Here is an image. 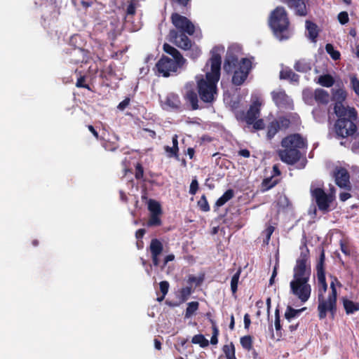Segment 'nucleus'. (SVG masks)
<instances>
[{"label": "nucleus", "instance_id": "obj_61", "mask_svg": "<svg viewBox=\"0 0 359 359\" xmlns=\"http://www.w3.org/2000/svg\"><path fill=\"white\" fill-rule=\"evenodd\" d=\"M174 259L175 255L173 254H170L165 256L163 259V264L162 268L165 267L169 262L173 261Z\"/></svg>", "mask_w": 359, "mask_h": 359}, {"label": "nucleus", "instance_id": "obj_18", "mask_svg": "<svg viewBox=\"0 0 359 359\" xmlns=\"http://www.w3.org/2000/svg\"><path fill=\"white\" fill-rule=\"evenodd\" d=\"M260 115V104L254 102L249 108L245 116L247 124L251 125Z\"/></svg>", "mask_w": 359, "mask_h": 359}, {"label": "nucleus", "instance_id": "obj_20", "mask_svg": "<svg viewBox=\"0 0 359 359\" xmlns=\"http://www.w3.org/2000/svg\"><path fill=\"white\" fill-rule=\"evenodd\" d=\"M184 100L191 106L192 110L198 109V93L194 90H188L184 95Z\"/></svg>", "mask_w": 359, "mask_h": 359}, {"label": "nucleus", "instance_id": "obj_49", "mask_svg": "<svg viewBox=\"0 0 359 359\" xmlns=\"http://www.w3.org/2000/svg\"><path fill=\"white\" fill-rule=\"evenodd\" d=\"M339 22L341 25H345L348 23L349 20L348 14L346 11H341L338 14L337 16Z\"/></svg>", "mask_w": 359, "mask_h": 359}, {"label": "nucleus", "instance_id": "obj_43", "mask_svg": "<svg viewBox=\"0 0 359 359\" xmlns=\"http://www.w3.org/2000/svg\"><path fill=\"white\" fill-rule=\"evenodd\" d=\"M164 150L168 154V156L169 158H172V157H174L177 160H180V156H179V152L175 150L174 149V147H169V146H165L164 147Z\"/></svg>", "mask_w": 359, "mask_h": 359}, {"label": "nucleus", "instance_id": "obj_47", "mask_svg": "<svg viewBox=\"0 0 359 359\" xmlns=\"http://www.w3.org/2000/svg\"><path fill=\"white\" fill-rule=\"evenodd\" d=\"M275 328L276 332H280L282 330V326L280 325V311L279 309L277 308L275 311Z\"/></svg>", "mask_w": 359, "mask_h": 359}, {"label": "nucleus", "instance_id": "obj_57", "mask_svg": "<svg viewBox=\"0 0 359 359\" xmlns=\"http://www.w3.org/2000/svg\"><path fill=\"white\" fill-rule=\"evenodd\" d=\"M335 97L337 99L336 102H340L342 103V102L345 100L346 97V93L342 89H339L335 93Z\"/></svg>", "mask_w": 359, "mask_h": 359}, {"label": "nucleus", "instance_id": "obj_23", "mask_svg": "<svg viewBox=\"0 0 359 359\" xmlns=\"http://www.w3.org/2000/svg\"><path fill=\"white\" fill-rule=\"evenodd\" d=\"M163 49L165 53L172 56V59L180 60H186L184 58L182 55L180 53V51L175 48V47L170 46L168 43H164L163 46Z\"/></svg>", "mask_w": 359, "mask_h": 359}, {"label": "nucleus", "instance_id": "obj_62", "mask_svg": "<svg viewBox=\"0 0 359 359\" xmlns=\"http://www.w3.org/2000/svg\"><path fill=\"white\" fill-rule=\"evenodd\" d=\"M251 323L250 317L248 313H245L244 316V327L246 330H248Z\"/></svg>", "mask_w": 359, "mask_h": 359}, {"label": "nucleus", "instance_id": "obj_6", "mask_svg": "<svg viewBox=\"0 0 359 359\" xmlns=\"http://www.w3.org/2000/svg\"><path fill=\"white\" fill-rule=\"evenodd\" d=\"M223 68L227 74L233 72L231 82L234 86H239L247 79L252 69V62L246 57L238 61L237 56L229 55L224 60Z\"/></svg>", "mask_w": 359, "mask_h": 359}, {"label": "nucleus", "instance_id": "obj_36", "mask_svg": "<svg viewBox=\"0 0 359 359\" xmlns=\"http://www.w3.org/2000/svg\"><path fill=\"white\" fill-rule=\"evenodd\" d=\"M191 342L199 344L202 348L207 347L209 345L208 340L201 334L194 335L191 339Z\"/></svg>", "mask_w": 359, "mask_h": 359}, {"label": "nucleus", "instance_id": "obj_25", "mask_svg": "<svg viewBox=\"0 0 359 359\" xmlns=\"http://www.w3.org/2000/svg\"><path fill=\"white\" fill-rule=\"evenodd\" d=\"M280 180L278 179L273 180V176L264 178L261 183L262 192L267 191L273 188L280 182Z\"/></svg>", "mask_w": 359, "mask_h": 359}, {"label": "nucleus", "instance_id": "obj_26", "mask_svg": "<svg viewBox=\"0 0 359 359\" xmlns=\"http://www.w3.org/2000/svg\"><path fill=\"white\" fill-rule=\"evenodd\" d=\"M306 309V308H302V309H293L291 306H287V309H286V311L285 312V318L290 323L291 320L299 316L300 315V313L304 311V310Z\"/></svg>", "mask_w": 359, "mask_h": 359}, {"label": "nucleus", "instance_id": "obj_64", "mask_svg": "<svg viewBox=\"0 0 359 359\" xmlns=\"http://www.w3.org/2000/svg\"><path fill=\"white\" fill-rule=\"evenodd\" d=\"M146 233V231L144 229H138L136 233H135V237L136 238L140 241V239H142L143 238V236H144Z\"/></svg>", "mask_w": 359, "mask_h": 359}, {"label": "nucleus", "instance_id": "obj_7", "mask_svg": "<svg viewBox=\"0 0 359 359\" xmlns=\"http://www.w3.org/2000/svg\"><path fill=\"white\" fill-rule=\"evenodd\" d=\"M269 25L275 36L280 41L289 39L290 20L287 11L283 6H278L271 11L269 19Z\"/></svg>", "mask_w": 359, "mask_h": 359}, {"label": "nucleus", "instance_id": "obj_33", "mask_svg": "<svg viewBox=\"0 0 359 359\" xmlns=\"http://www.w3.org/2000/svg\"><path fill=\"white\" fill-rule=\"evenodd\" d=\"M240 343L243 348L248 351L253 349V338L250 335H245L241 337Z\"/></svg>", "mask_w": 359, "mask_h": 359}, {"label": "nucleus", "instance_id": "obj_45", "mask_svg": "<svg viewBox=\"0 0 359 359\" xmlns=\"http://www.w3.org/2000/svg\"><path fill=\"white\" fill-rule=\"evenodd\" d=\"M198 188H199V186H198V180H196V177H194V179H192L191 182L190 184L189 191V194L191 195H195L196 194V192L198 191Z\"/></svg>", "mask_w": 359, "mask_h": 359}, {"label": "nucleus", "instance_id": "obj_48", "mask_svg": "<svg viewBox=\"0 0 359 359\" xmlns=\"http://www.w3.org/2000/svg\"><path fill=\"white\" fill-rule=\"evenodd\" d=\"M351 84L355 94L359 96V80L355 76L351 78Z\"/></svg>", "mask_w": 359, "mask_h": 359}, {"label": "nucleus", "instance_id": "obj_59", "mask_svg": "<svg viewBox=\"0 0 359 359\" xmlns=\"http://www.w3.org/2000/svg\"><path fill=\"white\" fill-rule=\"evenodd\" d=\"M130 100L129 97H126L123 101H121L117 108L119 109V110H124L130 104Z\"/></svg>", "mask_w": 359, "mask_h": 359}, {"label": "nucleus", "instance_id": "obj_53", "mask_svg": "<svg viewBox=\"0 0 359 359\" xmlns=\"http://www.w3.org/2000/svg\"><path fill=\"white\" fill-rule=\"evenodd\" d=\"M187 281L189 284L196 283V286H199L203 283V277H196L193 275H191L189 276Z\"/></svg>", "mask_w": 359, "mask_h": 359}, {"label": "nucleus", "instance_id": "obj_51", "mask_svg": "<svg viewBox=\"0 0 359 359\" xmlns=\"http://www.w3.org/2000/svg\"><path fill=\"white\" fill-rule=\"evenodd\" d=\"M144 176V168L140 163H137L135 166V177L137 180L142 179Z\"/></svg>", "mask_w": 359, "mask_h": 359}, {"label": "nucleus", "instance_id": "obj_30", "mask_svg": "<svg viewBox=\"0 0 359 359\" xmlns=\"http://www.w3.org/2000/svg\"><path fill=\"white\" fill-rule=\"evenodd\" d=\"M222 351L224 352L226 359H237L236 357L235 346L233 342L224 345L222 347Z\"/></svg>", "mask_w": 359, "mask_h": 359}, {"label": "nucleus", "instance_id": "obj_60", "mask_svg": "<svg viewBox=\"0 0 359 359\" xmlns=\"http://www.w3.org/2000/svg\"><path fill=\"white\" fill-rule=\"evenodd\" d=\"M281 175V172L279 169V166L278 164H275L273 165L272 174L271 176H273L274 178L276 176H280Z\"/></svg>", "mask_w": 359, "mask_h": 359}, {"label": "nucleus", "instance_id": "obj_55", "mask_svg": "<svg viewBox=\"0 0 359 359\" xmlns=\"http://www.w3.org/2000/svg\"><path fill=\"white\" fill-rule=\"evenodd\" d=\"M251 125H252L253 128L257 130H262L265 128V124L262 118H257Z\"/></svg>", "mask_w": 359, "mask_h": 359}, {"label": "nucleus", "instance_id": "obj_32", "mask_svg": "<svg viewBox=\"0 0 359 359\" xmlns=\"http://www.w3.org/2000/svg\"><path fill=\"white\" fill-rule=\"evenodd\" d=\"M318 83L324 87H332L334 83V79L330 74H323L318 77Z\"/></svg>", "mask_w": 359, "mask_h": 359}, {"label": "nucleus", "instance_id": "obj_35", "mask_svg": "<svg viewBox=\"0 0 359 359\" xmlns=\"http://www.w3.org/2000/svg\"><path fill=\"white\" fill-rule=\"evenodd\" d=\"M241 273V268L239 267L237 271L233 274L231 280V290L233 294H235L238 290V284Z\"/></svg>", "mask_w": 359, "mask_h": 359}, {"label": "nucleus", "instance_id": "obj_3", "mask_svg": "<svg viewBox=\"0 0 359 359\" xmlns=\"http://www.w3.org/2000/svg\"><path fill=\"white\" fill-rule=\"evenodd\" d=\"M334 111L338 117L334 124L337 135L344 138L354 135L357 131L355 109L348 106L346 107L341 102H338L334 104Z\"/></svg>", "mask_w": 359, "mask_h": 359}, {"label": "nucleus", "instance_id": "obj_46", "mask_svg": "<svg viewBox=\"0 0 359 359\" xmlns=\"http://www.w3.org/2000/svg\"><path fill=\"white\" fill-rule=\"evenodd\" d=\"M274 230H275L274 226L270 225L264 231L263 233L266 236L264 240V243H268L269 242V241L271 239V236L273 234Z\"/></svg>", "mask_w": 359, "mask_h": 359}, {"label": "nucleus", "instance_id": "obj_52", "mask_svg": "<svg viewBox=\"0 0 359 359\" xmlns=\"http://www.w3.org/2000/svg\"><path fill=\"white\" fill-rule=\"evenodd\" d=\"M172 6H178L182 8H186L189 4L191 0H170Z\"/></svg>", "mask_w": 359, "mask_h": 359}, {"label": "nucleus", "instance_id": "obj_11", "mask_svg": "<svg viewBox=\"0 0 359 359\" xmlns=\"http://www.w3.org/2000/svg\"><path fill=\"white\" fill-rule=\"evenodd\" d=\"M170 20L172 25L175 27L176 31L179 34H187L190 36L193 35L195 32L194 25L185 16L177 13H172Z\"/></svg>", "mask_w": 359, "mask_h": 359}, {"label": "nucleus", "instance_id": "obj_63", "mask_svg": "<svg viewBox=\"0 0 359 359\" xmlns=\"http://www.w3.org/2000/svg\"><path fill=\"white\" fill-rule=\"evenodd\" d=\"M238 155L244 158H249L250 156V151L247 149H243L238 151Z\"/></svg>", "mask_w": 359, "mask_h": 359}, {"label": "nucleus", "instance_id": "obj_13", "mask_svg": "<svg viewBox=\"0 0 359 359\" xmlns=\"http://www.w3.org/2000/svg\"><path fill=\"white\" fill-rule=\"evenodd\" d=\"M332 177L334 178L335 184L339 187L348 191L351 189L350 174L345 168L336 167L333 170Z\"/></svg>", "mask_w": 359, "mask_h": 359}, {"label": "nucleus", "instance_id": "obj_14", "mask_svg": "<svg viewBox=\"0 0 359 359\" xmlns=\"http://www.w3.org/2000/svg\"><path fill=\"white\" fill-rule=\"evenodd\" d=\"M272 100L279 108L285 109H293L294 104L292 100L286 94L285 91L280 90L271 93Z\"/></svg>", "mask_w": 359, "mask_h": 359}, {"label": "nucleus", "instance_id": "obj_5", "mask_svg": "<svg viewBox=\"0 0 359 359\" xmlns=\"http://www.w3.org/2000/svg\"><path fill=\"white\" fill-rule=\"evenodd\" d=\"M281 146L284 149L278 151L280 160L288 165H294L302 158L301 150L306 148L307 142L300 134L294 133L284 137Z\"/></svg>", "mask_w": 359, "mask_h": 359}, {"label": "nucleus", "instance_id": "obj_58", "mask_svg": "<svg viewBox=\"0 0 359 359\" xmlns=\"http://www.w3.org/2000/svg\"><path fill=\"white\" fill-rule=\"evenodd\" d=\"M340 249L345 255H350L351 250L349 246L348 245V244L344 243L342 241H341L340 242Z\"/></svg>", "mask_w": 359, "mask_h": 359}, {"label": "nucleus", "instance_id": "obj_17", "mask_svg": "<svg viewBox=\"0 0 359 359\" xmlns=\"http://www.w3.org/2000/svg\"><path fill=\"white\" fill-rule=\"evenodd\" d=\"M286 4L295 10L296 15L306 16L308 13L304 0H289Z\"/></svg>", "mask_w": 359, "mask_h": 359}, {"label": "nucleus", "instance_id": "obj_16", "mask_svg": "<svg viewBox=\"0 0 359 359\" xmlns=\"http://www.w3.org/2000/svg\"><path fill=\"white\" fill-rule=\"evenodd\" d=\"M164 104L168 109L176 111H181L182 108L180 97L173 93L168 94L165 99Z\"/></svg>", "mask_w": 359, "mask_h": 359}, {"label": "nucleus", "instance_id": "obj_28", "mask_svg": "<svg viewBox=\"0 0 359 359\" xmlns=\"http://www.w3.org/2000/svg\"><path fill=\"white\" fill-rule=\"evenodd\" d=\"M294 68L299 72L306 73L311 69V66L305 59H301L296 61Z\"/></svg>", "mask_w": 359, "mask_h": 359}, {"label": "nucleus", "instance_id": "obj_4", "mask_svg": "<svg viewBox=\"0 0 359 359\" xmlns=\"http://www.w3.org/2000/svg\"><path fill=\"white\" fill-rule=\"evenodd\" d=\"M318 285L319 287L318 294V317L320 319H324L327 316V312L330 311L332 315L337 311V292L335 287V284H337L339 287L341 286V283L338 280L335 276H331L332 281L330 283L331 292L328 295L327 300L324 299L323 293L326 292L327 289V284L326 283L325 275L318 276Z\"/></svg>", "mask_w": 359, "mask_h": 359}, {"label": "nucleus", "instance_id": "obj_54", "mask_svg": "<svg viewBox=\"0 0 359 359\" xmlns=\"http://www.w3.org/2000/svg\"><path fill=\"white\" fill-rule=\"evenodd\" d=\"M212 334L210 339V343L213 345H215L218 343V335L219 333V329L217 327H212Z\"/></svg>", "mask_w": 359, "mask_h": 359}, {"label": "nucleus", "instance_id": "obj_42", "mask_svg": "<svg viewBox=\"0 0 359 359\" xmlns=\"http://www.w3.org/2000/svg\"><path fill=\"white\" fill-rule=\"evenodd\" d=\"M200 210L203 212H208L210 210V205L205 195H203L197 203Z\"/></svg>", "mask_w": 359, "mask_h": 359}, {"label": "nucleus", "instance_id": "obj_21", "mask_svg": "<svg viewBox=\"0 0 359 359\" xmlns=\"http://www.w3.org/2000/svg\"><path fill=\"white\" fill-rule=\"evenodd\" d=\"M107 38L111 41H114L117 36L121 34V30L118 28V23L116 21H111L109 25L107 27Z\"/></svg>", "mask_w": 359, "mask_h": 359}, {"label": "nucleus", "instance_id": "obj_24", "mask_svg": "<svg viewBox=\"0 0 359 359\" xmlns=\"http://www.w3.org/2000/svg\"><path fill=\"white\" fill-rule=\"evenodd\" d=\"M280 79L290 80L292 82H298L299 80V76L294 73L291 69L285 68L280 71Z\"/></svg>", "mask_w": 359, "mask_h": 359}, {"label": "nucleus", "instance_id": "obj_12", "mask_svg": "<svg viewBox=\"0 0 359 359\" xmlns=\"http://www.w3.org/2000/svg\"><path fill=\"white\" fill-rule=\"evenodd\" d=\"M290 119L287 116H279L271 121L266 128V139L271 140L280 130H286L290 127Z\"/></svg>", "mask_w": 359, "mask_h": 359}, {"label": "nucleus", "instance_id": "obj_1", "mask_svg": "<svg viewBox=\"0 0 359 359\" xmlns=\"http://www.w3.org/2000/svg\"><path fill=\"white\" fill-rule=\"evenodd\" d=\"M299 257L296 261L293 269V279L290 283V292L302 302L309 300L311 294V286L309 280L311 273L309 250L304 245L301 248Z\"/></svg>", "mask_w": 359, "mask_h": 359}, {"label": "nucleus", "instance_id": "obj_39", "mask_svg": "<svg viewBox=\"0 0 359 359\" xmlns=\"http://www.w3.org/2000/svg\"><path fill=\"white\" fill-rule=\"evenodd\" d=\"M193 292V290L191 286H187L185 287H182L180 291V302H185L190 297L191 293Z\"/></svg>", "mask_w": 359, "mask_h": 359}, {"label": "nucleus", "instance_id": "obj_56", "mask_svg": "<svg viewBox=\"0 0 359 359\" xmlns=\"http://www.w3.org/2000/svg\"><path fill=\"white\" fill-rule=\"evenodd\" d=\"M317 276L325 275V262L318 260L316 266Z\"/></svg>", "mask_w": 359, "mask_h": 359}, {"label": "nucleus", "instance_id": "obj_41", "mask_svg": "<svg viewBox=\"0 0 359 359\" xmlns=\"http://www.w3.org/2000/svg\"><path fill=\"white\" fill-rule=\"evenodd\" d=\"M160 215L151 214L150 217L147 222L149 226H159L161 225L162 222L159 217Z\"/></svg>", "mask_w": 359, "mask_h": 359}, {"label": "nucleus", "instance_id": "obj_2", "mask_svg": "<svg viewBox=\"0 0 359 359\" xmlns=\"http://www.w3.org/2000/svg\"><path fill=\"white\" fill-rule=\"evenodd\" d=\"M224 51L223 47L215 46L210 59L211 71L206 73L205 79L197 82L198 93L201 100L205 103L212 102L217 94V83L220 78L222 57L220 52Z\"/></svg>", "mask_w": 359, "mask_h": 359}, {"label": "nucleus", "instance_id": "obj_10", "mask_svg": "<svg viewBox=\"0 0 359 359\" xmlns=\"http://www.w3.org/2000/svg\"><path fill=\"white\" fill-rule=\"evenodd\" d=\"M311 194L315 199L316 203L319 210L323 213L330 211V204L334 201V196L332 194H327L322 188H315L311 190Z\"/></svg>", "mask_w": 359, "mask_h": 359}, {"label": "nucleus", "instance_id": "obj_40", "mask_svg": "<svg viewBox=\"0 0 359 359\" xmlns=\"http://www.w3.org/2000/svg\"><path fill=\"white\" fill-rule=\"evenodd\" d=\"M159 287H160V290L162 293V296L160 297H158L157 301L161 302L164 299L165 295L168 292L170 285L168 281L163 280V281L160 282Z\"/></svg>", "mask_w": 359, "mask_h": 359}, {"label": "nucleus", "instance_id": "obj_37", "mask_svg": "<svg viewBox=\"0 0 359 359\" xmlns=\"http://www.w3.org/2000/svg\"><path fill=\"white\" fill-rule=\"evenodd\" d=\"M325 50L330 55L332 60H338L340 59V52L337 50H335L334 46L332 43H327L325 45Z\"/></svg>", "mask_w": 359, "mask_h": 359}, {"label": "nucleus", "instance_id": "obj_8", "mask_svg": "<svg viewBox=\"0 0 359 359\" xmlns=\"http://www.w3.org/2000/svg\"><path fill=\"white\" fill-rule=\"evenodd\" d=\"M186 62L187 60L172 59L168 56L162 55L156 62L155 67L158 75L169 77L180 73Z\"/></svg>", "mask_w": 359, "mask_h": 359}, {"label": "nucleus", "instance_id": "obj_50", "mask_svg": "<svg viewBox=\"0 0 359 359\" xmlns=\"http://www.w3.org/2000/svg\"><path fill=\"white\" fill-rule=\"evenodd\" d=\"M126 13L127 17L130 15H134L135 14L136 6L133 0H131L129 4L128 5Z\"/></svg>", "mask_w": 359, "mask_h": 359}, {"label": "nucleus", "instance_id": "obj_9", "mask_svg": "<svg viewBox=\"0 0 359 359\" xmlns=\"http://www.w3.org/2000/svg\"><path fill=\"white\" fill-rule=\"evenodd\" d=\"M169 36L177 47L188 50L187 57L196 60L201 55V50L200 48L195 44H192L191 41L187 35L179 34L177 31L171 29Z\"/></svg>", "mask_w": 359, "mask_h": 359}, {"label": "nucleus", "instance_id": "obj_22", "mask_svg": "<svg viewBox=\"0 0 359 359\" xmlns=\"http://www.w3.org/2000/svg\"><path fill=\"white\" fill-rule=\"evenodd\" d=\"M313 97L316 102L319 104H325L329 102L330 96L328 93L322 88L316 89L313 93Z\"/></svg>", "mask_w": 359, "mask_h": 359}, {"label": "nucleus", "instance_id": "obj_34", "mask_svg": "<svg viewBox=\"0 0 359 359\" xmlns=\"http://www.w3.org/2000/svg\"><path fill=\"white\" fill-rule=\"evenodd\" d=\"M148 209L151 214L161 215L162 213L160 203L153 199L149 200L148 203Z\"/></svg>", "mask_w": 359, "mask_h": 359}, {"label": "nucleus", "instance_id": "obj_15", "mask_svg": "<svg viewBox=\"0 0 359 359\" xmlns=\"http://www.w3.org/2000/svg\"><path fill=\"white\" fill-rule=\"evenodd\" d=\"M163 250V243L157 238L151 239L149 245V251L151 255L154 266H158L160 264L159 256Z\"/></svg>", "mask_w": 359, "mask_h": 359}, {"label": "nucleus", "instance_id": "obj_29", "mask_svg": "<svg viewBox=\"0 0 359 359\" xmlns=\"http://www.w3.org/2000/svg\"><path fill=\"white\" fill-rule=\"evenodd\" d=\"M233 196H234L233 190L231 189H228L223 194V195L221 197H219L217 200V201L215 203V205L217 207H221L223 205H224L227 201L231 200Z\"/></svg>", "mask_w": 359, "mask_h": 359}, {"label": "nucleus", "instance_id": "obj_27", "mask_svg": "<svg viewBox=\"0 0 359 359\" xmlns=\"http://www.w3.org/2000/svg\"><path fill=\"white\" fill-rule=\"evenodd\" d=\"M118 140H119V137L117 136H114V141L102 139V145L104 148L105 150L109 151H114L119 147V145L118 143Z\"/></svg>", "mask_w": 359, "mask_h": 359}, {"label": "nucleus", "instance_id": "obj_31", "mask_svg": "<svg viewBox=\"0 0 359 359\" xmlns=\"http://www.w3.org/2000/svg\"><path fill=\"white\" fill-rule=\"evenodd\" d=\"M343 304L347 314H351L359 311V303H355L351 300L345 299L343 301Z\"/></svg>", "mask_w": 359, "mask_h": 359}, {"label": "nucleus", "instance_id": "obj_44", "mask_svg": "<svg viewBox=\"0 0 359 359\" xmlns=\"http://www.w3.org/2000/svg\"><path fill=\"white\" fill-rule=\"evenodd\" d=\"M86 81V76H81L79 78H78L76 86L77 88H83L86 89H88V90H92L90 86L88 84L85 83Z\"/></svg>", "mask_w": 359, "mask_h": 359}, {"label": "nucleus", "instance_id": "obj_38", "mask_svg": "<svg viewBox=\"0 0 359 359\" xmlns=\"http://www.w3.org/2000/svg\"><path fill=\"white\" fill-rule=\"evenodd\" d=\"M199 303L198 302H191L188 303L185 311V318H190L198 309Z\"/></svg>", "mask_w": 359, "mask_h": 359}, {"label": "nucleus", "instance_id": "obj_19", "mask_svg": "<svg viewBox=\"0 0 359 359\" xmlns=\"http://www.w3.org/2000/svg\"><path fill=\"white\" fill-rule=\"evenodd\" d=\"M306 29L308 32V38L313 43L317 41L320 29L318 26L313 22L307 20L305 22Z\"/></svg>", "mask_w": 359, "mask_h": 359}]
</instances>
